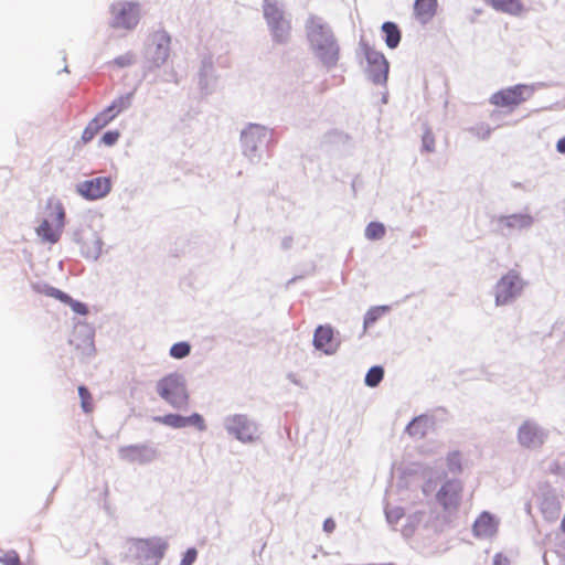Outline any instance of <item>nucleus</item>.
I'll return each mask as SVG.
<instances>
[{
	"mask_svg": "<svg viewBox=\"0 0 565 565\" xmlns=\"http://www.w3.org/2000/svg\"><path fill=\"white\" fill-rule=\"evenodd\" d=\"M307 39L315 57L332 70L340 60V45L331 26L321 18L311 14L306 22Z\"/></svg>",
	"mask_w": 565,
	"mask_h": 565,
	"instance_id": "f257e3e1",
	"label": "nucleus"
},
{
	"mask_svg": "<svg viewBox=\"0 0 565 565\" xmlns=\"http://www.w3.org/2000/svg\"><path fill=\"white\" fill-rule=\"evenodd\" d=\"M243 156L253 164L262 161L264 152L274 141V131L259 124H248L241 131Z\"/></svg>",
	"mask_w": 565,
	"mask_h": 565,
	"instance_id": "f03ea898",
	"label": "nucleus"
},
{
	"mask_svg": "<svg viewBox=\"0 0 565 565\" xmlns=\"http://www.w3.org/2000/svg\"><path fill=\"white\" fill-rule=\"evenodd\" d=\"M222 425L230 437L244 445L255 444L260 438L259 423L247 414H228Z\"/></svg>",
	"mask_w": 565,
	"mask_h": 565,
	"instance_id": "7ed1b4c3",
	"label": "nucleus"
},
{
	"mask_svg": "<svg viewBox=\"0 0 565 565\" xmlns=\"http://www.w3.org/2000/svg\"><path fill=\"white\" fill-rule=\"evenodd\" d=\"M156 392L167 404L175 409H181L189 403L186 380L181 373H169L160 379L156 384Z\"/></svg>",
	"mask_w": 565,
	"mask_h": 565,
	"instance_id": "20e7f679",
	"label": "nucleus"
},
{
	"mask_svg": "<svg viewBox=\"0 0 565 565\" xmlns=\"http://www.w3.org/2000/svg\"><path fill=\"white\" fill-rule=\"evenodd\" d=\"M167 548L168 543L161 537L136 539L129 542L127 556L141 565H158Z\"/></svg>",
	"mask_w": 565,
	"mask_h": 565,
	"instance_id": "39448f33",
	"label": "nucleus"
},
{
	"mask_svg": "<svg viewBox=\"0 0 565 565\" xmlns=\"http://www.w3.org/2000/svg\"><path fill=\"white\" fill-rule=\"evenodd\" d=\"M141 19V4L137 1L120 0L109 6L108 24L114 30L132 31Z\"/></svg>",
	"mask_w": 565,
	"mask_h": 565,
	"instance_id": "423d86ee",
	"label": "nucleus"
},
{
	"mask_svg": "<svg viewBox=\"0 0 565 565\" xmlns=\"http://www.w3.org/2000/svg\"><path fill=\"white\" fill-rule=\"evenodd\" d=\"M527 282L515 269L505 273L493 286L494 303L497 307H504L519 299Z\"/></svg>",
	"mask_w": 565,
	"mask_h": 565,
	"instance_id": "0eeeda50",
	"label": "nucleus"
},
{
	"mask_svg": "<svg viewBox=\"0 0 565 565\" xmlns=\"http://www.w3.org/2000/svg\"><path fill=\"white\" fill-rule=\"evenodd\" d=\"M545 87V84H516L507 88H502L490 96V104L497 107L510 108L513 110L522 103L532 98L537 89Z\"/></svg>",
	"mask_w": 565,
	"mask_h": 565,
	"instance_id": "6e6552de",
	"label": "nucleus"
},
{
	"mask_svg": "<svg viewBox=\"0 0 565 565\" xmlns=\"http://www.w3.org/2000/svg\"><path fill=\"white\" fill-rule=\"evenodd\" d=\"M73 242L79 246L81 255L96 262L103 254L104 241L100 233L89 223H81L72 233Z\"/></svg>",
	"mask_w": 565,
	"mask_h": 565,
	"instance_id": "1a4fd4ad",
	"label": "nucleus"
},
{
	"mask_svg": "<svg viewBox=\"0 0 565 565\" xmlns=\"http://www.w3.org/2000/svg\"><path fill=\"white\" fill-rule=\"evenodd\" d=\"M171 38L164 30L151 33L146 42L143 57L148 70L161 67L170 56Z\"/></svg>",
	"mask_w": 565,
	"mask_h": 565,
	"instance_id": "9d476101",
	"label": "nucleus"
},
{
	"mask_svg": "<svg viewBox=\"0 0 565 565\" xmlns=\"http://www.w3.org/2000/svg\"><path fill=\"white\" fill-rule=\"evenodd\" d=\"M47 210H50L49 216L55 225L53 226L47 218H44L35 230L36 235L43 242L56 244L65 226V210L61 201L56 199H49Z\"/></svg>",
	"mask_w": 565,
	"mask_h": 565,
	"instance_id": "9b49d317",
	"label": "nucleus"
},
{
	"mask_svg": "<svg viewBox=\"0 0 565 565\" xmlns=\"http://www.w3.org/2000/svg\"><path fill=\"white\" fill-rule=\"evenodd\" d=\"M264 18L269 28L274 42L286 43L290 34V21L285 18L282 8L277 0H264Z\"/></svg>",
	"mask_w": 565,
	"mask_h": 565,
	"instance_id": "f8f14e48",
	"label": "nucleus"
},
{
	"mask_svg": "<svg viewBox=\"0 0 565 565\" xmlns=\"http://www.w3.org/2000/svg\"><path fill=\"white\" fill-rule=\"evenodd\" d=\"M463 484L458 479L444 482L436 493V501L450 519L457 514L462 500Z\"/></svg>",
	"mask_w": 565,
	"mask_h": 565,
	"instance_id": "ddd939ff",
	"label": "nucleus"
},
{
	"mask_svg": "<svg viewBox=\"0 0 565 565\" xmlns=\"http://www.w3.org/2000/svg\"><path fill=\"white\" fill-rule=\"evenodd\" d=\"M360 46L367 61L366 75L369 79L376 85L385 84L388 75V62L383 53L374 50L363 40L360 41Z\"/></svg>",
	"mask_w": 565,
	"mask_h": 565,
	"instance_id": "4468645a",
	"label": "nucleus"
},
{
	"mask_svg": "<svg viewBox=\"0 0 565 565\" xmlns=\"http://www.w3.org/2000/svg\"><path fill=\"white\" fill-rule=\"evenodd\" d=\"M158 450L149 443L122 446L118 457L129 463L148 465L158 458Z\"/></svg>",
	"mask_w": 565,
	"mask_h": 565,
	"instance_id": "2eb2a0df",
	"label": "nucleus"
},
{
	"mask_svg": "<svg viewBox=\"0 0 565 565\" xmlns=\"http://www.w3.org/2000/svg\"><path fill=\"white\" fill-rule=\"evenodd\" d=\"M497 230L503 236H511L515 232L530 230L535 220L529 213H513L509 215H499L494 218Z\"/></svg>",
	"mask_w": 565,
	"mask_h": 565,
	"instance_id": "dca6fc26",
	"label": "nucleus"
},
{
	"mask_svg": "<svg viewBox=\"0 0 565 565\" xmlns=\"http://www.w3.org/2000/svg\"><path fill=\"white\" fill-rule=\"evenodd\" d=\"M547 430L532 419L523 422L518 429V441L527 449L540 448L547 439Z\"/></svg>",
	"mask_w": 565,
	"mask_h": 565,
	"instance_id": "f3484780",
	"label": "nucleus"
},
{
	"mask_svg": "<svg viewBox=\"0 0 565 565\" xmlns=\"http://www.w3.org/2000/svg\"><path fill=\"white\" fill-rule=\"evenodd\" d=\"M111 190V182L109 178L97 177L90 180H85L76 185V191L83 198L94 201L105 198Z\"/></svg>",
	"mask_w": 565,
	"mask_h": 565,
	"instance_id": "a211bd4d",
	"label": "nucleus"
},
{
	"mask_svg": "<svg viewBox=\"0 0 565 565\" xmlns=\"http://www.w3.org/2000/svg\"><path fill=\"white\" fill-rule=\"evenodd\" d=\"M340 339L330 324L318 326L313 333V347L327 355L334 354L340 348Z\"/></svg>",
	"mask_w": 565,
	"mask_h": 565,
	"instance_id": "6ab92c4d",
	"label": "nucleus"
},
{
	"mask_svg": "<svg viewBox=\"0 0 565 565\" xmlns=\"http://www.w3.org/2000/svg\"><path fill=\"white\" fill-rule=\"evenodd\" d=\"M499 519L488 511H483L473 522L472 533L477 539L493 537L499 529Z\"/></svg>",
	"mask_w": 565,
	"mask_h": 565,
	"instance_id": "aec40b11",
	"label": "nucleus"
},
{
	"mask_svg": "<svg viewBox=\"0 0 565 565\" xmlns=\"http://www.w3.org/2000/svg\"><path fill=\"white\" fill-rule=\"evenodd\" d=\"M94 335L95 331L88 323L78 322L74 327L73 338L70 342L83 350L84 353L92 354L95 351Z\"/></svg>",
	"mask_w": 565,
	"mask_h": 565,
	"instance_id": "412c9836",
	"label": "nucleus"
},
{
	"mask_svg": "<svg viewBox=\"0 0 565 565\" xmlns=\"http://www.w3.org/2000/svg\"><path fill=\"white\" fill-rule=\"evenodd\" d=\"M217 75L214 68L212 55H206L201 61L199 71V86L204 94H211L215 90Z\"/></svg>",
	"mask_w": 565,
	"mask_h": 565,
	"instance_id": "4be33fe9",
	"label": "nucleus"
},
{
	"mask_svg": "<svg viewBox=\"0 0 565 565\" xmlns=\"http://www.w3.org/2000/svg\"><path fill=\"white\" fill-rule=\"evenodd\" d=\"M430 518L431 514L427 511H416L408 515L406 523L402 527L403 536L409 539L422 527L426 529Z\"/></svg>",
	"mask_w": 565,
	"mask_h": 565,
	"instance_id": "5701e85b",
	"label": "nucleus"
},
{
	"mask_svg": "<svg viewBox=\"0 0 565 565\" xmlns=\"http://www.w3.org/2000/svg\"><path fill=\"white\" fill-rule=\"evenodd\" d=\"M433 424L434 419L431 416L419 415L408 423L405 430L412 437L423 438L431 428Z\"/></svg>",
	"mask_w": 565,
	"mask_h": 565,
	"instance_id": "b1692460",
	"label": "nucleus"
},
{
	"mask_svg": "<svg viewBox=\"0 0 565 565\" xmlns=\"http://www.w3.org/2000/svg\"><path fill=\"white\" fill-rule=\"evenodd\" d=\"M494 10L510 14L520 15L524 11L521 0H486Z\"/></svg>",
	"mask_w": 565,
	"mask_h": 565,
	"instance_id": "393cba45",
	"label": "nucleus"
},
{
	"mask_svg": "<svg viewBox=\"0 0 565 565\" xmlns=\"http://www.w3.org/2000/svg\"><path fill=\"white\" fill-rule=\"evenodd\" d=\"M437 0H416L414 11L422 23L428 22L436 13Z\"/></svg>",
	"mask_w": 565,
	"mask_h": 565,
	"instance_id": "a878e982",
	"label": "nucleus"
},
{
	"mask_svg": "<svg viewBox=\"0 0 565 565\" xmlns=\"http://www.w3.org/2000/svg\"><path fill=\"white\" fill-rule=\"evenodd\" d=\"M382 31L385 34V43L390 49H395L401 42V31L394 22H384Z\"/></svg>",
	"mask_w": 565,
	"mask_h": 565,
	"instance_id": "bb28decb",
	"label": "nucleus"
},
{
	"mask_svg": "<svg viewBox=\"0 0 565 565\" xmlns=\"http://www.w3.org/2000/svg\"><path fill=\"white\" fill-rule=\"evenodd\" d=\"M135 92H129L127 94L120 95L113 100L109 105L110 109L114 111L116 116L121 113L128 110L132 106Z\"/></svg>",
	"mask_w": 565,
	"mask_h": 565,
	"instance_id": "cd10ccee",
	"label": "nucleus"
},
{
	"mask_svg": "<svg viewBox=\"0 0 565 565\" xmlns=\"http://www.w3.org/2000/svg\"><path fill=\"white\" fill-rule=\"evenodd\" d=\"M153 420L175 429L184 428V416L179 414H167L163 416H156Z\"/></svg>",
	"mask_w": 565,
	"mask_h": 565,
	"instance_id": "c85d7f7f",
	"label": "nucleus"
},
{
	"mask_svg": "<svg viewBox=\"0 0 565 565\" xmlns=\"http://www.w3.org/2000/svg\"><path fill=\"white\" fill-rule=\"evenodd\" d=\"M385 226L381 222H371L366 225L364 235L367 239L376 241L381 239L385 235Z\"/></svg>",
	"mask_w": 565,
	"mask_h": 565,
	"instance_id": "c756f323",
	"label": "nucleus"
},
{
	"mask_svg": "<svg viewBox=\"0 0 565 565\" xmlns=\"http://www.w3.org/2000/svg\"><path fill=\"white\" fill-rule=\"evenodd\" d=\"M384 376V369L380 365L372 366L364 379L365 385L369 387H376Z\"/></svg>",
	"mask_w": 565,
	"mask_h": 565,
	"instance_id": "7c9ffc66",
	"label": "nucleus"
},
{
	"mask_svg": "<svg viewBox=\"0 0 565 565\" xmlns=\"http://www.w3.org/2000/svg\"><path fill=\"white\" fill-rule=\"evenodd\" d=\"M191 352V345L189 342H185V341H181V342H177L174 343L171 348H170V355L173 358V359H178V360H181V359H184L186 358Z\"/></svg>",
	"mask_w": 565,
	"mask_h": 565,
	"instance_id": "2f4dec72",
	"label": "nucleus"
},
{
	"mask_svg": "<svg viewBox=\"0 0 565 565\" xmlns=\"http://www.w3.org/2000/svg\"><path fill=\"white\" fill-rule=\"evenodd\" d=\"M447 468H448V471L452 475H457L462 471L461 454L459 451H451L448 454Z\"/></svg>",
	"mask_w": 565,
	"mask_h": 565,
	"instance_id": "473e14b6",
	"label": "nucleus"
},
{
	"mask_svg": "<svg viewBox=\"0 0 565 565\" xmlns=\"http://www.w3.org/2000/svg\"><path fill=\"white\" fill-rule=\"evenodd\" d=\"M468 131L481 140H487L492 134V128L486 122H479L476 126L468 128Z\"/></svg>",
	"mask_w": 565,
	"mask_h": 565,
	"instance_id": "72a5a7b5",
	"label": "nucleus"
},
{
	"mask_svg": "<svg viewBox=\"0 0 565 565\" xmlns=\"http://www.w3.org/2000/svg\"><path fill=\"white\" fill-rule=\"evenodd\" d=\"M39 291L49 296V297H52V298H55L57 300H60L61 302H65L66 300H71V296L67 295L66 292L55 288V287H52V286H49V285H44L42 288H39Z\"/></svg>",
	"mask_w": 565,
	"mask_h": 565,
	"instance_id": "f704fd0d",
	"label": "nucleus"
},
{
	"mask_svg": "<svg viewBox=\"0 0 565 565\" xmlns=\"http://www.w3.org/2000/svg\"><path fill=\"white\" fill-rule=\"evenodd\" d=\"M117 116L114 114V111L110 109V107H106L104 110L98 113L93 120L103 129L106 127L109 122H111Z\"/></svg>",
	"mask_w": 565,
	"mask_h": 565,
	"instance_id": "c9c22d12",
	"label": "nucleus"
},
{
	"mask_svg": "<svg viewBox=\"0 0 565 565\" xmlns=\"http://www.w3.org/2000/svg\"><path fill=\"white\" fill-rule=\"evenodd\" d=\"M78 395L81 398V406L84 413H90L93 411L92 395L86 386L81 385L78 387Z\"/></svg>",
	"mask_w": 565,
	"mask_h": 565,
	"instance_id": "e433bc0d",
	"label": "nucleus"
},
{
	"mask_svg": "<svg viewBox=\"0 0 565 565\" xmlns=\"http://www.w3.org/2000/svg\"><path fill=\"white\" fill-rule=\"evenodd\" d=\"M188 426H194L200 431L206 430L205 420L199 413H193L190 416H184V427Z\"/></svg>",
	"mask_w": 565,
	"mask_h": 565,
	"instance_id": "4c0bfd02",
	"label": "nucleus"
},
{
	"mask_svg": "<svg viewBox=\"0 0 565 565\" xmlns=\"http://www.w3.org/2000/svg\"><path fill=\"white\" fill-rule=\"evenodd\" d=\"M404 515V510L403 508L401 507H386L385 508V516H386V521L391 524V525H394L396 524Z\"/></svg>",
	"mask_w": 565,
	"mask_h": 565,
	"instance_id": "58836bf2",
	"label": "nucleus"
},
{
	"mask_svg": "<svg viewBox=\"0 0 565 565\" xmlns=\"http://www.w3.org/2000/svg\"><path fill=\"white\" fill-rule=\"evenodd\" d=\"M385 307H374L367 310V312L364 316V328H369L373 323L376 322V320L381 317L382 312L385 310Z\"/></svg>",
	"mask_w": 565,
	"mask_h": 565,
	"instance_id": "ea45409f",
	"label": "nucleus"
},
{
	"mask_svg": "<svg viewBox=\"0 0 565 565\" xmlns=\"http://www.w3.org/2000/svg\"><path fill=\"white\" fill-rule=\"evenodd\" d=\"M102 128L92 119L82 134V140L87 143L93 140Z\"/></svg>",
	"mask_w": 565,
	"mask_h": 565,
	"instance_id": "a19ab883",
	"label": "nucleus"
},
{
	"mask_svg": "<svg viewBox=\"0 0 565 565\" xmlns=\"http://www.w3.org/2000/svg\"><path fill=\"white\" fill-rule=\"evenodd\" d=\"M0 562L3 565H21L20 557L15 551H1Z\"/></svg>",
	"mask_w": 565,
	"mask_h": 565,
	"instance_id": "79ce46f5",
	"label": "nucleus"
},
{
	"mask_svg": "<svg viewBox=\"0 0 565 565\" xmlns=\"http://www.w3.org/2000/svg\"><path fill=\"white\" fill-rule=\"evenodd\" d=\"M113 63L120 68L130 66L135 63V54L132 52H127L114 58Z\"/></svg>",
	"mask_w": 565,
	"mask_h": 565,
	"instance_id": "37998d69",
	"label": "nucleus"
},
{
	"mask_svg": "<svg viewBox=\"0 0 565 565\" xmlns=\"http://www.w3.org/2000/svg\"><path fill=\"white\" fill-rule=\"evenodd\" d=\"M423 149L427 152L435 151V137L430 130H426L422 138Z\"/></svg>",
	"mask_w": 565,
	"mask_h": 565,
	"instance_id": "c03bdc74",
	"label": "nucleus"
},
{
	"mask_svg": "<svg viewBox=\"0 0 565 565\" xmlns=\"http://www.w3.org/2000/svg\"><path fill=\"white\" fill-rule=\"evenodd\" d=\"M119 137L120 132L118 130H109L103 135L100 142L105 146L111 147L117 143Z\"/></svg>",
	"mask_w": 565,
	"mask_h": 565,
	"instance_id": "a18cd8bd",
	"label": "nucleus"
},
{
	"mask_svg": "<svg viewBox=\"0 0 565 565\" xmlns=\"http://www.w3.org/2000/svg\"><path fill=\"white\" fill-rule=\"evenodd\" d=\"M64 303L68 305L75 313H78L81 316H85L88 313L87 306L84 302L73 299L72 297L71 300H66Z\"/></svg>",
	"mask_w": 565,
	"mask_h": 565,
	"instance_id": "49530a36",
	"label": "nucleus"
},
{
	"mask_svg": "<svg viewBox=\"0 0 565 565\" xmlns=\"http://www.w3.org/2000/svg\"><path fill=\"white\" fill-rule=\"evenodd\" d=\"M196 556H198V552L194 547L188 548L183 555V558H182L180 565H192L195 562Z\"/></svg>",
	"mask_w": 565,
	"mask_h": 565,
	"instance_id": "de8ad7c7",
	"label": "nucleus"
},
{
	"mask_svg": "<svg viewBox=\"0 0 565 565\" xmlns=\"http://www.w3.org/2000/svg\"><path fill=\"white\" fill-rule=\"evenodd\" d=\"M335 529V522L332 519H326L323 522V531L327 533H332Z\"/></svg>",
	"mask_w": 565,
	"mask_h": 565,
	"instance_id": "09e8293b",
	"label": "nucleus"
},
{
	"mask_svg": "<svg viewBox=\"0 0 565 565\" xmlns=\"http://www.w3.org/2000/svg\"><path fill=\"white\" fill-rule=\"evenodd\" d=\"M292 237L291 236H285L282 239H281V248L282 249H289L292 245Z\"/></svg>",
	"mask_w": 565,
	"mask_h": 565,
	"instance_id": "8fccbe9b",
	"label": "nucleus"
},
{
	"mask_svg": "<svg viewBox=\"0 0 565 565\" xmlns=\"http://www.w3.org/2000/svg\"><path fill=\"white\" fill-rule=\"evenodd\" d=\"M556 150L559 153L565 154V136L557 141Z\"/></svg>",
	"mask_w": 565,
	"mask_h": 565,
	"instance_id": "3c124183",
	"label": "nucleus"
},
{
	"mask_svg": "<svg viewBox=\"0 0 565 565\" xmlns=\"http://www.w3.org/2000/svg\"><path fill=\"white\" fill-rule=\"evenodd\" d=\"M288 379L296 385H299V381L296 379L295 374H288Z\"/></svg>",
	"mask_w": 565,
	"mask_h": 565,
	"instance_id": "603ef678",
	"label": "nucleus"
},
{
	"mask_svg": "<svg viewBox=\"0 0 565 565\" xmlns=\"http://www.w3.org/2000/svg\"><path fill=\"white\" fill-rule=\"evenodd\" d=\"M494 565H501V563H500V555H495V557H494Z\"/></svg>",
	"mask_w": 565,
	"mask_h": 565,
	"instance_id": "864d4df0",
	"label": "nucleus"
},
{
	"mask_svg": "<svg viewBox=\"0 0 565 565\" xmlns=\"http://www.w3.org/2000/svg\"><path fill=\"white\" fill-rule=\"evenodd\" d=\"M490 116L491 118H494L497 116V111H492Z\"/></svg>",
	"mask_w": 565,
	"mask_h": 565,
	"instance_id": "5fc2aeb1",
	"label": "nucleus"
},
{
	"mask_svg": "<svg viewBox=\"0 0 565 565\" xmlns=\"http://www.w3.org/2000/svg\"><path fill=\"white\" fill-rule=\"evenodd\" d=\"M63 71H64V72H66V73H68V68H67V66H65Z\"/></svg>",
	"mask_w": 565,
	"mask_h": 565,
	"instance_id": "6e6d98bb",
	"label": "nucleus"
}]
</instances>
